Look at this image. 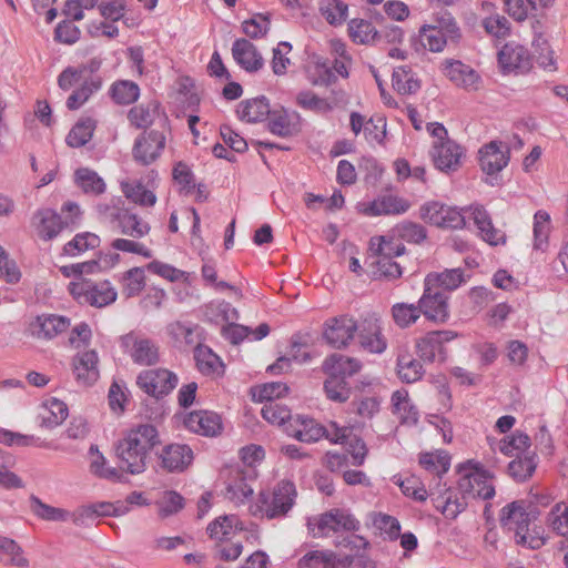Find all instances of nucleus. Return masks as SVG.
<instances>
[{
  "instance_id": "f257e3e1",
  "label": "nucleus",
  "mask_w": 568,
  "mask_h": 568,
  "mask_svg": "<svg viewBox=\"0 0 568 568\" xmlns=\"http://www.w3.org/2000/svg\"><path fill=\"white\" fill-rule=\"evenodd\" d=\"M457 489L432 488L430 499L439 513L447 519H455L467 507L468 498L491 499L495 496V487L487 471L480 469L477 464L468 462L458 466Z\"/></svg>"
},
{
  "instance_id": "f03ea898",
  "label": "nucleus",
  "mask_w": 568,
  "mask_h": 568,
  "mask_svg": "<svg viewBox=\"0 0 568 568\" xmlns=\"http://www.w3.org/2000/svg\"><path fill=\"white\" fill-rule=\"evenodd\" d=\"M159 442V433L151 424L130 429L115 445L120 469L132 475L142 474L146 469L149 453Z\"/></svg>"
},
{
  "instance_id": "7ed1b4c3",
  "label": "nucleus",
  "mask_w": 568,
  "mask_h": 568,
  "mask_svg": "<svg viewBox=\"0 0 568 568\" xmlns=\"http://www.w3.org/2000/svg\"><path fill=\"white\" fill-rule=\"evenodd\" d=\"M100 219L113 230L133 239H142L150 233L151 226L123 205L121 199H112L97 206Z\"/></svg>"
},
{
  "instance_id": "20e7f679",
  "label": "nucleus",
  "mask_w": 568,
  "mask_h": 568,
  "mask_svg": "<svg viewBox=\"0 0 568 568\" xmlns=\"http://www.w3.org/2000/svg\"><path fill=\"white\" fill-rule=\"evenodd\" d=\"M297 491L295 485L288 480L280 481L272 491L258 495L252 514L255 517L278 519L285 517L295 504Z\"/></svg>"
},
{
  "instance_id": "39448f33",
  "label": "nucleus",
  "mask_w": 568,
  "mask_h": 568,
  "mask_svg": "<svg viewBox=\"0 0 568 568\" xmlns=\"http://www.w3.org/2000/svg\"><path fill=\"white\" fill-rule=\"evenodd\" d=\"M359 528V520L344 508H332L307 519L308 532L314 538H325L339 532H354Z\"/></svg>"
},
{
  "instance_id": "423d86ee",
  "label": "nucleus",
  "mask_w": 568,
  "mask_h": 568,
  "mask_svg": "<svg viewBox=\"0 0 568 568\" xmlns=\"http://www.w3.org/2000/svg\"><path fill=\"white\" fill-rule=\"evenodd\" d=\"M499 520L503 528L515 532L516 544L530 549H539L545 545L542 537L529 534L530 517L523 500H516L503 507Z\"/></svg>"
},
{
  "instance_id": "0eeeda50",
  "label": "nucleus",
  "mask_w": 568,
  "mask_h": 568,
  "mask_svg": "<svg viewBox=\"0 0 568 568\" xmlns=\"http://www.w3.org/2000/svg\"><path fill=\"white\" fill-rule=\"evenodd\" d=\"M166 146V134L159 130H144L132 145V158L142 166H149L156 162Z\"/></svg>"
},
{
  "instance_id": "6e6552de",
  "label": "nucleus",
  "mask_w": 568,
  "mask_h": 568,
  "mask_svg": "<svg viewBox=\"0 0 568 568\" xmlns=\"http://www.w3.org/2000/svg\"><path fill=\"white\" fill-rule=\"evenodd\" d=\"M460 29L452 16L442 18L438 27L425 26L419 31L422 45L432 52H442L448 41L457 43Z\"/></svg>"
},
{
  "instance_id": "1a4fd4ad",
  "label": "nucleus",
  "mask_w": 568,
  "mask_h": 568,
  "mask_svg": "<svg viewBox=\"0 0 568 568\" xmlns=\"http://www.w3.org/2000/svg\"><path fill=\"white\" fill-rule=\"evenodd\" d=\"M69 291L80 303L104 307L115 302L118 293L109 281L70 283Z\"/></svg>"
},
{
  "instance_id": "9d476101",
  "label": "nucleus",
  "mask_w": 568,
  "mask_h": 568,
  "mask_svg": "<svg viewBox=\"0 0 568 568\" xmlns=\"http://www.w3.org/2000/svg\"><path fill=\"white\" fill-rule=\"evenodd\" d=\"M178 384V375L166 368L144 369L136 377L140 389L156 399L169 395Z\"/></svg>"
},
{
  "instance_id": "9b49d317",
  "label": "nucleus",
  "mask_w": 568,
  "mask_h": 568,
  "mask_svg": "<svg viewBox=\"0 0 568 568\" xmlns=\"http://www.w3.org/2000/svg\"><path fill=\"white\" fill-rule=\"evenodd\" d=\"M420 217L425 222L443 229H463L466 225L464 209L449 206L437 201L422 205Z\"/></svg>"
},
{
  "instance_id": "f8f14e48",
  "label": "nucleus",
  "mask_w": 568,
  "mask_h": 568,
  "mask_svg": "<svg viewBox=\"0 0 568 568\" xmlns=\"http://www.w3.org/2000/svg\"><path fill=\"white\" fill-rule=\"evenodd\" d=\"M449 296L424 280L423 294L418 300L422 315L426 320L444 324L449 318Z\"/></svg>"
},
{
  "instance_id": "ddd939ff",
  "label": "nucleus",
  "mask_w": 568,
  "mask_h": 568,
  "mask_svg": "<svg viewBox=\"0 0 568 568\" xmlns=\"http://www.w3.org/2000/svg\"><path fill=\"white\" fill-rule=\"evenodd\" d=\"M358 325L349 315H339L328 318L324 323L323 337L334 348H346L353 341Z\"/></svg>"
},
{
  "instance_id": "4468645a",
  "label": "nucleus",
  "mask_w": 568,
  "mask_h": 568,
  "mask_svg": "<svg viewBox=\"0 0 568 568\" xmlns=\"http://www.w3.org/2000/svg\"><path fill=\"white\" fill-rule=\"evenodd\" d=\"M457 337L453 331H433L420 337L416 343L417 354L425 361L433 363L436 358L446 359V349L444 344Z\"/></svg>"
},
{
  "instance_id": "2eb2a0df",
  "label": "nucleus",
  "mask_w": 568,
  "mask_h": 568,
  "mask_svg": "<svg viewBox=\"0 0 568 568\" xmlns=\"http://www.w3.org/2000/svg\"><path fill=\"white\" fill-rule=\"evenodd\" d=\"M124 346L131 345L130 357L140 366H153L160 362V347L151 338L138 337L133 333L122 337Z\"/></svg>"
},
{
  "instance_id": "dca6fc26",
  "label": "nucleus",
  "mask_w": 568,
  "mask_h": 568,
  "mask_svg": "<svg viewBox=\"0 0 568 568\" xmlns=\"http://www.w3.org/2000/svg\"><path fill=\"white\" fill-rule=\"evenodd\" d=\"M442 72L456 87L467 91H476L479 89L481 78L470 65L460 60L446 59L442 63Z\"/></svg>"
},
{
  "instance_id": "f3484780",
  "label": "nucleus",
  "mask_w": 568,
  "mask_h": 568,
  "mask_svg": "<svg viewBox=\"0 0 568 568\" xmlns=\"http://www.w3.org/2000/svg\"><path fill=\"white\" fill-rule=\"evenodd\" d=\"M466 219L473 220L479 236L490 245L504 244L506 235L493 225L489 213L481 205H471L465 210Z\"/></svg>"
},
{
  "instance_id": "a211bd4d",
  "label": "nucleus",
  "mask_w": 568,
  "mask_h": 568,
  "mask_svg": "<svg viewBox=\"0 0 568 568\" xmlns=\"http://www.w3.org/2000/svg\"><path fill=\"white\" fill-rule=\"evenodd\" d=\"M466 219L473 220L479 236L490 245L504 244L506 235L493 225L489 213L481 205H471L465 210Z\"/></svg>"
},
{
  "instance_id": "6ab92c4d",
  "label": "nucleus",
  "mask_w": 568,
  "mask_h": 568,
  "mask_svg": "<svg viewBox=\"0 0 568 568\" xmlns=\"http://www.w3.org/2000/svg\"><path fill=\"white\" fill-rule=\"evenodd\" d=\"M498 63L505 73L526 72L531 67V58L524 45L508 42L498 52Z\"/></svg>"
},
{
  "instance_id": "aec40b11",
  "label": "nucleus",
  "mask_w": 568,
  "mask_h": 568,
  "mask_svg": "<svg viewBox=\"0 0 568 568\" xmlns=\"http://www.w3.org/2000/svg\"><path fill=\"white\" fill-rule=\"evenodd\" d=\"M31 225L43 241L53 240L65 229L61 215L49 207L37 210L31 217Z\"/></svg>"
},
{
  "instance_id": "412c9836",
  "label": "nucleus",
  "mask_w": 568,
  "mask_h": 568,
  "mask_svg": "<svg viewBox=\"0 0 568 568\" xmlns=\"http://www.w3.org/2000/svg\"><path fill=\"white\" fill-rule=\"evenodd\" d=\"M430 154L436 169L450 172L459 168L464 151L459 144L447 139L444 142H435Z\"/></svg>"
},
{
  "instance_id": "4be33fe9",
  "label": "nucleus",
  "mask_w": 568,
  "mask_h": 568,
  "mask_svg": "<svg viewBox=\"0 0 568 568\" xmlns=\"http://www.w3.org/2000/svg\"><path fill=\"white\" fill-rule=\"evenodd\" d=\"M98 363L99 357L94 349L78 352L72 359V369L77 382L83 386L94 384L100 376Z\"/></svg>"
},
{
  "instance_id": "5701e85b",
  "label": "nucleus",
  "mask_w": 568,
  "mask_h": 568,
  "mask_svg": "<svg viewBox=\"0 0 568 568\" xmlns=\"http://www.w3.org/2000/svg\"><path fill=\"white\" fill-rule=\"evenodd\" d=\"M161 467L169 473L184 471L193 460L192 449L184 444L166 445L159 455Z\"/></svg>"
},
{
  "instance_id": "b1692460",
  "label": "nucleus",
  "mask_w": 568,
  "mask_h": 568,
  "mask_svg": "<svg viewBox=\"0 0 568 568\" xmlns=\"http://www.w3.org/2000/svg\"><path fill=\"white\" fill-rule=\"evenodd\" d=\"M419 466L427 473L436 476V483L429 486V495L432 488H447L446 484L442 485V477L449 470L450 456L444 449H437L435 452H424L418 456Z\"/></svg>"
},
{
  "instance_id": "393cba45",
  "label": "nucleus",
  "mask_w": 568,
  "mask_h": 568,
  "mask_svg": "<svg viewBox=\"0 0 568 568\" xmlns=\"http://www.w3.org/2000/svg\"><path fill=\"white\" fill-rule=\"evenodd\" d=\"M509 161V150L497 141H491L479 150V164L486 174L500 172Z\"/></svg>"
},
{
  "instance_id": "a878e982",
  "label": "nucleus",
  "mask_w": 568,
  "mask_h": 568,
  "mask_svg": "<svg viewBox=\"0 0 568 568\" xmlns=\"http://www.w3.org/2000/svg\"><path fill=\"white\" fill-rule=\"evenodd\" d=\"M185 427L199 435L213 437L221 433V417L207 410H197L187 414L184 418Z\"/></svg>"
},
{
  "instance_id": "bb28decb",
  "label": "nucleus",
  "mask_w": 568,
  "mask_h": 568,
  "mask_svg": "<svg viewBox=\"0 0 568 568\" xmlns=\"http://www.w3.org/2000/svg\"><path fill=\"white\" fill-rule=\"evenodd\" d=\"M267 120L270 132L282 138L291 136L300 130L298 113L283 106L272 109Z\"/></svg>"
},
{
  "instance_id": "cd10ccee",
  "label": "nucleus",
  "mask_w": 568,
  "mask_h": 568,
  "mask_svg": "<svg viewBox=\"0 0 568 568\" xmlns=\"http://www.w3.org/2000/svg\"><path fill=\"white\" fill-rule=\"evenodd\" d=\"M70 318L55 315L42 314L31 323V333L37 338L52 339L70 327Z\"/></svg>"
},
{
  "instance_id": "c85d7f7f",
  "label": "nucleus",
  "mask_w": 568,
  "mask_h": 568,
  "mask_svg": "<svg viewBox=\"0 0 568 568\" xmlns=\"http://www.w3.org/2000/svg\"><path fill=\"white\" fill-rule=\"evenodd\" d=\"M358 342L363 349L373 353L382 354L387 343L382 334V328L376 318H366L358 325Z\"/></svg>"
},
{
  "instance_id": "c756f323",
  "label": "nucleus",
  "mask_w": 568,
  "mask_h": 568,
  "mask_svg": "<svg viewBox=\"0 0 568 568\" xmlns=\"http://www.w3.org/2000/svg\"><path fill=\"white\" fill-rule=\"evenodd\" d=\"M232 55L235 62L247 72H256L264 65L262 54L247 39H236L232 45Z\"/></svg>"
},
{
  "instance_id": "7c9ffc66",
  "label": "nucleus",
  "mask_w": 568,
  "mask_h": 568,
  "mask_svg": "<svg viewBox=\"0 0 568 568\" xmlns=\"http://www.w3.org/2000/svg\"><path fill=\"white\" fill-rule=\"evenodd\" d=\"M322 369L327 376L346 379L362 369V363L357 358L334 353L324 359Z\"/></svg>"
},
{
  "instance_id": "2f4dec72",
  "label": "nucleus",
  "mask_w": 568,
  "mask_h": 568,
  "mask_svg": "<svg viewBox=\"0 0 568 568\" xmlns=\"http://www.w3.org/2000/svg\"><path fill=\"white\" fill-rule=\"evenodd\" d=\"M243 531V525L235 515H223L207 525L206 532L216 542L231 541Z\"/></svg>"
},
{
  "instance_id": "473e14b6",
  "label": "nucleus",
  "mask_w": 568,
  "mask_h": 568,
  "mask_svg": "<svg viewBox=\"0 0 568 568\" xmlns=\"http://www.w3.org/2000/svg\"><path fill=\"white\" fill-rule=\"evenodd\" d=\"M268 100L264 97L243 100L239 103L236 113L242 121L256 123L268 118L271 112Z\"/></svg>"
},
{
  "instance_id": "72a5a7b5",
  "label": "nucleus",
  "mask_w": 568,
  "mask_h": 568,
  "mask_svg": "<svg viewBox=\"0 0 568 568\" xmlns=\"http://www.w3.org/2000/svg\"><path fill=\"white\" fill-rule=\"evenodd\" d=\"M425 281L446 293L457 290L466 282V278L460 268H450L440 273H429L426 275Z\"/></svg>"
},
{
  "instance_id": "f704fd0d",
  "label": "nucleus",
  "mask_w": 568,
  "mask_h": 568,
  "mask_svg": "<svg viewBox=\"0 0 568 568\" xmlns=\"http://www.w3.org/2000/svg\"><path fill=\"white\" fill-rule=\"evenodd\" d=\"M68 417V407L65 403L57 398H50L43 403L40 413L41 426L45 428H54L61 425Z\"/></svg>"
},
{
  "instance_id": "c9c22d12",
  "label": "nucleus",
  "mask_w": 568,
  "mask_h": 568,
  "mask_svg": "<svg viewBox=\"0 0 568 568\" xmlns=\"http://www.w3.org/2000/svg\"><path fill=\"white\" fill-rule=\"evenodd\" d=\"M393 413L398 416L402 423L416 424L418 410L412 404L408 392L404 388L397 389L392 395Z\"/></svg>"
},
{
  "instance_id": "e433bc0d",
  "label": "nucleus",
  "mask_w": 568,
  "mask_h": 568,
  "mask_svg": "<svg viewBox=\"0 0 568 568\" xmlns=\"http://www.w3.org/2000/svg\"><path fill=\"white\" fill-rule=\"evenodd\" d=\"M89 458H90V473L94 476L118 481L122 478L121 469L115 467H109L108 460L105 457L99 452L95 445H92L89 449Z\"/></svg>"
},
{
  "instance_id": "4c0bfd02",
  "label": "nucleus",
  "mask_w": 568,
  "mask_h": 568,
  "mask_svg": "<svg viewBox=\"0 0 568 568\" xmlns=\"http://www.w3.org/2000/svg\"><path fill=\"white\" fill-rule=\"evenodd\" d=\"M409 207L407 201L394 196V195H384L376 200H374L369 207L368 212L372 215H388V214H402L405 213Z\"/></svg>"
},
{
  "instance_id": "58836bf2",
  "label": "nucleus",
  "mask_w": 568,
  "mask_h": 568,
  "mask_svg": "<svg viewBox=\"0 0 568 568\" xmlns=\"http://www.w3.org/2000/svg\"><path fill=\"white\" fill-rule=\"evenodd\" d=\"M75 184L87 194L99 195L105 191L103 179L88 168L78 169L74 173Z\"/></svg>"
},
{
  "instance_id": "ea45409f",
  "label": "nucleus",
  "mask_w": 568,
  "mask_h": 568,
  "mask_svg": "<svg viewBox=\"0 0 568 568\" xmlns=\"http://www.w3.org/2000/svg\"><path fill=\"white\" fill-rule=\"evenodd\" d=\"M394 323L399 328H407L415 324L422 316L419 304L414 303H395L390 308Z\"/></svg>"
},
{
  "instance_id": "a19ab883",
  "label": "nucleus",
  "mask_w": 568,
  "mask_h": 568,
  "mask_svg": "<svg viewBox=\"0 0 568 568\" xmlns=\"http://www.w3.org/2000/svg\"><path fill=\"white\" fill-rule=\"evenodd\" d=\"M348 36L358 44H372L378 38V31L372 22L364 19H352L348 22Z\"/></svg>"
},
{
  "instance_id": "79ce46f5",
  "label": "nucleus",
  "mask_w": 568,
  "mask_h": 568,
  "mask_svg": "<svg viewBox=\"0 0 568 568\" xmlns=\"http://www.w3.org/2000/svg\"><path fill=\"white\" fill-rule=\"evenodd\" d=\"M253 494V488L246 481L242 470H236L234 478L226 486L225 497L235 505L244 504Z\"/></svg>"
},
{
  "instance_id": "37998d69",
  "label": "nucleus",
  "mask_w": 568,
  "mask_h": 568,
  "mask_svg": "<svg viewBox=\"0 0 568 568\" xmlns=\"http://www.w3.org/2000/svg\"><path fill=\"white\" fill-rule=\"evenodd\" d=\"M101 88V80L97 77H90L82 81L81 85L75 89L67 99V108L69 110H78L89 98Z\"/></svg>"
},
{
  "instance_id": "c03bdc74",
  "label": "nucleus",
  "mask_w": 568,
  "mask_h": 568,
  "mask_svg": "<svg viewBox=\"0 0 568 568\" xmlns=\"http://www.w3.org/2000/svg\"><path fill=\"white\" fill-rule=\"evenodd\" d=\"M159 111V104L156 102H150L148 104H139L133 106L129 113L128 119L130 123L136 129H148L155 120Z\"/></svg>"
},
{
  "instance_id": "a18cd8bd",
  "label": "nucleus",
  "mask_w": 568,
  "mask_h": 568,
  "mask_svg": "<svg viewBox=\"0 0 568 568\" xmlns=\"http://www.w3.org/2000/svg\"><path fill=\"white\" fill-rule=\"evenodd\" d=\"M94 129L95 122L90 118L78 121L65 138L67 144L71 148L85 145L91 140Z\"/></svg>"
},
{
  "instance_id": "49530a36",
  "label": "nucleus",
  "mask_w": 568,
  "mask_h": 568,
  "mask_svg": "<svg viewBox=\"0 0 568 568\" xmlns=\"http://www.w3.org/2000/svg\"><path fill=\"white\" fill-rule=\"evenodd\" d=\"M352 64V58L349 59H335L333 67L329 68L326 63L318 64V71L321 72L320 78L314 81L317 85H329L336 80L338 74L342 78L348 77V68Z\"/></svg>"
},
{
  "instance_id": "de8ad7c7",
  "label": "nucleus",
  "mask_w": 568,
  "mask_h": 568,
  "mask_svg": "<svg viewBox=\"0 0 568 568\" xmlns=\"http://www.w3.org/2000/svg\"><path fill=\"white\" fill-rule=\"evenodd\" d=\"M100 242V237L94 233H79L63 246V253L73 257L84 253L88 250L98 247Z\"/></svg>"
},
{
  "instance_id": "09e8293b",
  "label": "nucleus",
  "mask_w": 568,
  "mask_h": 568,
  "mask_svg": "<svg viewBox=\"0 0 568 568\" xmlns=\"http://www.w3.org/2000/svg\"><path fill=\"white\" fill-rule=\"evenodd\" d=\"M393 88L399 94H412L419 90V81L414 77L408 67H398L394 69L392 77Z\"/></svg>"
},
{
  "instance_id": "8fccbe9b",
  "label": "nucleus",
  "mask_w": 568,
  "mask_h": 568,
  "mask_svg": "<svg viewBox=\"0 0 568 568\" xmlns=\"http://www.w3.org/2000/svg\"><path fill=\"white\" fill-rule=\"evenodd\" d=\"M426 236L425 227L414 222H402L392 231L393 239L414 244H419Z\"/></svg>"
},
{
  "instance_id": "3c124183",
  "label": "nucleus",
  "mask_w": 568,
  "mask_h": 568,
  "mask_svg": "<svg viewBox=\"0 0 568 568\" xmlns=\"http://www.w3.org/2000/svg\"><path fill=\"white\" fill-rule=\"evenodd\" d=\"M199 325L175 321L166 326L168 334L179 344L192 346L196 344Z\"/></svg>"
},
{
  "instance_id": "603ef678",
  "label": "nucleus",
  "mask_w": 568,
  "mask_h": 568,
  "mask_svg": "<svg viewBox=\"0 0 568 568\" xmlns=\"http://www.w3.org/2000/svg\"><path fill=\"white\" fill-rule=\"evenodd\" d=\"M548 528L558 536L568 538V505L557 503L547 516Z\"/></svg>"
},
{
  "instance_id": "864d4df0",
  "label": "nucleus",
  "mask_w": 568,
  "mask_h": 568,
  "mask_svg": "<svg viewBox=\"0 0 568 568\" xmlns=\"http://www.w3.org/2000/svg\"><path fill=\"white\" fill-rule=\"evenodd\" d=\"M372 523L379 530L384 540L395 541L399 538L400 524L397 518L383 513H376L373 515Z\"/></svg>"
},
{
  "instance_id": "5fc2aeb1",
  "label": "nucleus",
  "mask_w": 568,
  "mask_h": 568,
  "mask_svg": "<svg viewBox=\"0 0 568 568\" xmlns=\"http://www.w3.org/2000/svg\"><path fill=\"white\" fill-rule=\"evenodd\" d=\"M336 554L332 550H311L298 561L297 568H335Z\"/></svg>"
},
{
  "instance_id": "6e6d98bb",
  "label": "nucleus",
  "mask_w": 568,
  "mask_h": 568,
  "mask_svg": "<svg viewBox=\"0 0 568 568\" xmlns=\"http://www.w3.org/2000/svg\"><path fill=\"white\" fill-rule=\"evenodd\" d=\"M121 187L124 195L135 204L153 206L156 202V195L152 191L146 190L140 182H123Z\"/></svg>"
},
{
  "instance_id": "4d7b16f0",
  "label": "nucleus",
  "mask_w": 568,
  "mask_h": 568,
  "mask_svg": "<svg viewBox=\"0 0 568 568\" xmlns=\"http://www.w3.org/2000/svg\"><path fill=\"white\" fill-rule=\"evenodd\" d=\"M111 95L118 104H131L140 97V88L129 80H121L112 84Z\"/></svg>"
},
{
  "instance_id": "13d9d810",
  "label": "nucleus",
  "mask_w": 568,
  "mask_h": 568,
  "mask_svg": "<svg viewBox=\"0 0 568 568\" xmlns=\"http://www.w3.org/2000/svg\"><path fill=\"white\" fill-rule=\"evenodd\" d=\"M318 9L321 14L332 26L342 24L348 11L347 4L341 0H322Z\"/></svg>"
},
{
  "instance_id": "bf43d9fd",
  "label": "nucleus",
  "mask_w": 568,
  "mask_h": 568,
  "mask_svg": "<svg viewBox=\"0 0 568 568\" xmlns=\"http://www.w3.org/2000/svg\"><path fill=\"white\" fill-rule=\"evenodd\" d=\"M551 229L550 215L539 210L534 215V247L544 250L548 243V236Z\"/></svg>"
},
{
  "instance_id": "052dcab7",
  "label": "nucleus",
  "mask_w": 568,
  "mask_h": 568,
  "mask_svg": "<svg viewBox=\"0 0 568 568\" xmlns=\"http://www.w3.org/2000/svg\"><path fill=\"white\" fill-rule=\"evenodd\" d=\"M369 251L378 258H392L394 256L403 255L405 253V246L402 243H394L385 236H378L371 239Z\"/></svg>"
},
{
  "instance_id": "680f3d73",
  "label": "nucleus",
  "mask_w": 568,
  "mask_h": 568,
  "mask_svg": "<svg viewBox=\"0 0 568 568\" xmlns=\"http://www.w3.org/2000/svg\"><path fill=\"white\" fill-rule=\"evenodd\" d=\"M397 374L405 383H415L424 375L423 365L410 356H400L397 361Z\"/></svg>"
},
{
  "instance_id": "e2e57ef3",
  "label": "nucleus",
  "mask_w": 568,
  "mask_h": 568,
  "mask_svg": "<svg viewBox=\"0 0 568 568\" xmlns=\"http://www.w3.org/2000/svg\"><path fill=\"white\" fill-rule=\"evenodd\" d=\"M288 392L286 384L281 382L265 383L252 389L253 399L256 402L271 403L283 397Z\"/></svg>"
},
{
  "instance_id": "0e129e2a",
  "label": "nucleus",
  "mask_w": 568,
  "mask_h": 568,
  "mask_svg": "<svg viewBox=\"0 0 568 568\" xmlns=\"http://www.w3.org/2000/svg\"><path fill=\"white\" fill-rule=\"evenodd\" d=\"M123 290L125 297H133L141 293L145 286V275L142 267H132L122 276Z\"/></svg>"
},
{
  "instance_id": "69168bd1",
  "label": "nucleus",
  "mask_w": 568,
  "mask_h": 568,
  "mask_svg": "<svg viewBox=\"0 0 568 568\" xmlns=\"http://www.w3.org/2000/svg\"><path fill=\"white\" fill-rule=\"evenodd\" d=\"M271 28L268 14L255 13L242 22V31L251 39H260L267 34Z\"/></svg>"
},
{
  "instance_id": "338daca9",
  "label": "nucleus",
  "mask_w": 568,
  "mask_h": 568,
  "mask_svg": "<svg viewBox=\"0 0 568 568\" xmlns=\"http://www.w3.org/2000/svg\"><path fill=\"white\" fill-rule=\"evenodd\" d=\"M324 392L335 403H345L351 397L349 384L344 378L328 376L324 382Z\"/></svg>"
},
{
  "instance_id": "774afa93",
  "label": "nucleus",
  "mask_w": 568,
  "mask_h": 568,
  "mask_svg": "<svg viewBox=\"0 0 568 568\" xmlns=\"http://www.w3.org/2000/svg\"><path fill=\"white\" fill-rule=\"evenodd\" d=\"M205 314L211 321L231 323L239 318L237 310L225 301L211 302L205 306Z\"/></svg>"
}]
</instances>
